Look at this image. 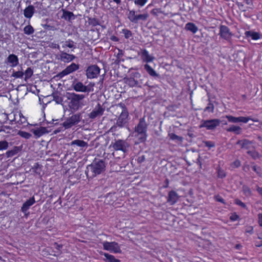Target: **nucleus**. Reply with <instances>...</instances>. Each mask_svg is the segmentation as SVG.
Here are the masks:
<instances>
[{
	"mask_svg": "<svg viewBox=\"0 0 262 262\" xmlns=\"http://www.w3.org/2000/svg\"><path fill=\"white\" fill-rule=\"evenodd\" d=\"M105 163L103 160L95 159L92 163L88 165L85 170L87 178H93L105 171Z\"/></svg>",
	"mask_w": 262,
	"mask_h": 262,
	"instance_id": "nucleus-1",
	"label": "nucleus"
},
{
	"mask_svg": "<svg viewBox=\"0 0 262 262\" xmlns=\"http://www.w3.org/2000/svg\"><path fill=\"white\" fill-rule=\"evenodd\" d=\"M85 96L75 93H67V98L69 100L68 106L72 112H76L84 105L83 99Z\"/></svg>",
	"mask_w": 262,
	"mask_h": 262,
	"instance_id": "nucleus-2",
	"label": "nucleus"
},
{
	"mask_svg": "<svg viewBox=\"0 0 262 262\" xmlns=\"http://www.w3.org/2000/svg\"><path fill=\"white\" fill-rule=\"evenodd\" d=\"M117 108L119 110V108L121 109V113L120 116H119L118 119L116 122V125L122 127L124 126L126 123V119L128 116V113L125 104L122 103H120L117 105Z\"/></svg>",
	"mask_w": 262,
	"mask_h": 262,
	"instance_id": "nucleus-3",
	"label": "nucleus"
},
{
	"mask_svg": "<svg viewBox=\"0 0 262 262\" xmlns=\"http://www.w3.org/2000/svg\"><path fill=\"white\" fill-rule=\"evenodd\" d=\"M110 147H112L116 151L120 150L124 154L128 151L129 144L126 140L118 139L115 140L114 142H112Z\"/></svg>",
	"mask_w": 262,
	"mask_h": 262,
	"instance_id": "nucleus-4",
	"label": "nucleus"
},
{
	"mask_svg": "<svg viewBox=\"0 0 262 262\" xmlns=\"http://www.w3.org/2000/svg\"><path fill=\"white\" fill-rule=\"evenodd\" d=\"M221 123V120L219 119H212L209 120H203L199 126L200 128H205L208 130H214Z\"/></svg>",
	"mask_w": 262,
	"mask_h": 262,
	"instance_id": "nucleus-5",
	"label": "nucleus"
},
{
	"mask_svg": "<svg viewBox=\"0 0 262 262\" xmlns=\"http://www.w3.org/2000/svg\"><path fill=\"white\" fill-rule=\"evenodd\" d=\"M81 115V113H79L68 118L62 123V127H64L65 129H68L78 124L80 121Z\"/></svg>",
	"mask_w": 262,
	"mask_h": 262,
	"instance_id": "nucleus-6",
	"label": "nucleus"
},
{
	"mask_svg": "<svg viewBox=\"0 0 262 262\" xmlns=\"http://www.w3.org/2000/svg\"><path fill=\"white\" fill-rule=\"evenodd\" d=\"M140 77L141 75L139 72H135L132 73L130 77H124L123 81L125 84L131 88H141V86L140 84V82L137 80H135V78H139Z\"/></svg>",
	"mask_w": 262,
	"mask_h": 262,
	"instance_id": "nucleus-7",
	"label": "nucleus"
},
{
	"mask_svg": "<svg viewBox=\"0 0 262 262\" xmlns=\"http://www.w3.org/2000/svg\"><path fill=\"white\" fill-rule=\"evenodd\" d=\"M219 34L221 38L228 41L231 39L233 34L227 26L221 25L219 27Z\"/></svg>",
	"mask_w": 262,
	"mask_h": 262,
	"instance_id": "nucleus-8",
	"label": "nucleus"
},
{
	"mask_svg": "<svg viewBox=\"0 0 262 262\" xmlns=\"http://www.w3.org/2000/svg\"><path fill=\"white\" fill-rule=\"evenodd\" d=\"M226 118L228 121L232 123L243 122L247 123L249 120H251L254 122H258V120L256 118H252L250 117H235L231 115H226Z\"/></svg>",
	"mask_w": 262,
	"mask_h": 262,
	"instance_id": "nucleus-9",
	"label": "nucleus"
},
{
	"mask_svg": "<svg viewBox=\"0 0 262 262\" xmlns=\"http://www.w3.org/2000/svg\"><path fill=\"white\" fill-rule=\"evenodd\" d=\"M103 247L104 250L110 251L115 253H120L121 252L118 244L115 242H105L103 243Z\"/></svg>",
	"mask_w": 262,
	"mask_h": 262,
	"instance_id": "nucleus-10",
	"label": "nucleus"
},
{
	"mask_svg": "<svg viewBox=\"0 0 262 262\" xmlns=\"http://www.w3.org/2000/svg\"><path fill=\"white\" fill-rule=\"evenodd\" d=\"M100 69L97 65H91L86 70V75L88 78H96L100 73Z\"/></svg>",
	"mask_w": 262,
	"mask_h": 262,
	"instance_id": "nucleus-11",
	"label": "nucleus"
},
{
	"mask_svg": "<svg viewBox=\"0 0 262 262\" xmlns=\"http://www.w3.org/2000/svg\"><path fill=\"white\" fill-rule=\"evenodd\" d=\"M79 68V65L75 63H72L70 65L66 67L62 71L58 74V76L62 78L63 76L67 75L69 74L73 73L74 72L78 70Z\"/></svg>",
	"mask_w": 262,
	"mask_h": 262,
	"instance_id": "nucleus-12",
	"label": "nucleus"
},
{
	"mask_svg": "<svg viewBox=\"0 0 262 262\" xmlns=\"http://www.w3.org/2000/svg\"><path fill=\"white\" fill-rule=\"evenodd\" d=\"M72 88L76 92L89 93L93 91L90 88L84 85L81 82H73Z\"/></svg>",
	"mask_w": 262,
	"mask_h": 262,
	"instance_id": "nucleus-13",
	"label": "nucleus"
},
{
	"mask_svg": "<svg viewBox=\"0 0 262 262\" xmlns=\"http://www.w3.org/2000/svg\"><path fill=\"white\" fill-rule=\"evenodd\" d=\"M147 127L148 124L145 121V118H141L140 119L138 124L135 127V132L147 133Z\"/></svg>",
	"mask_w": 262,
	"mask_h": 262,
	"instance_id": "nucleus-14",
	"label": "nucleus"
},
{
	"mask_svg": "<svg viewBox=\"0 0 262 262\" xmlns=\"http://www.w3.org/2000/svg\"><path fill=\"white\" fill-rule=\"evenodd\" d=\"M104 111V108L98 103L97 106L89 114V117L91 119H94L97 117L102 115Z\"/></svg>",
	"mask_w": 262,
	"mask_h": 262,
	"instance_id": "nucleus-15",
	"label": "nucleus"
},
{
	"mask_svg": "<svg viewBox=\"0 0 262 262\" xmlns=\"http://www.w3.org/2000/svg\"><path fill=\"white\" fill-rule=\"evenodd\" d=\"M76 58V56L73 54H70L66 52H61L58 59L64 62H69Z\"/></svg>",
	"mask_w": 262,
	"mask_h": 262,
	"instance_id": "nucleus-16",
	"label": "nucleus"
},
{
	"mask_svg": "<svg viewBox=\"0 0 262 262\" xmlns=\"http://www.w3.org/2000/svg\"><path fill=\"white\" fill-rule=\"evenodd\" d=\"M35 203L34 197H31L29 200H27L23 205L21 208V211L25 213L31 206Z\"/></svg>",
	"mask_w": 262,
	"mask_h": 262,
	"instance_id": "nucleus-17",
	"label": "nucleus"
},
{
	"mask_svg": "<svg viewBox=\"0 0 262 262\" xmlns=\"http://www.w3.org/2000/svg\"><path fill=\"white\" fill-rule=\"evenodd\" d=\"M246 37H251L254 40H257L261 38V34L259 32L252 31H246L245 32Z\"/></svg>",
	"mask_w": 262,
	"mask_h": 262,
	"instance_id": "nucleus-18",
	"label": "nucleus"
},
{
	"mask_svg": "<svg viewBox=\"0 0 262 262\" xmlns=\"http://www.w3.org/2000/svg\"><path fill=\"white\" fill-rule=\"evenodd\" d=\"M63 14L61 16L62 18L68 20L69 22H71V20L74 19L76 18V16L74 15L72 12H70L64 9L62 10Z\"/></svg>",
	"mask_w": 262,
	"mask_h": 262,
	"instance_id": "nucleus-19",
	"label": "nucleus"
},
{
	"mask_svg": "<svg viewBox=\"0 0 262 262\" xmlns=\"http://www.w3.org/2000/svg\"><path fill=\"white\" fill-rule=\"evenodd\" d=\"M7 62L11 63V67H14L16 66L19 62L17 56L13 54H10L7 58Z\"/></svg>",
	"mask_w": 262,
	"mask_h": 262,
	"instance_id": "nucleus-20",
	"label": "nucleus"
},
{
	"mask_svg": "<svg viewBox=\"0 0 262 262\" xmlns=\"http://www.w3.org/2000/svg\"><path fill=\"white\" fill-rule=\"evenodd\" d=\"M178 199L179 196L177 193L175 191L171 190L168 193L167 202L171 205H173L177 201Z\"/></svg>",
	"mask_w": 262,
	"mask_h": 262,
	"instance_id": "nucleus-21",
	"label": "nucleus"
},
{
	"mask_svg": "<svg viewBox=\"0 0 262 262\" xmlns=\"http://www.w3.org/2000/svg\"><path fill=\"white\" fill-rule=\"evenodd\" d=\"M31 131L37 137H39L43 134L49 133L47 129L45 127H40L37 129H32Z\"/></svg>",
	"mask_w": 262,
	"mask_h": 262,
	"instance_id": "nucleus-22",
	"label": "nucleus"
},
{
	"mask_svg": "<svg viewBox=\"0 0 262 262\" xmlns=\"http://www.w3.org/2000/svg\"><path fill=\"white\" fill-rule=\"evenodd\" d=\"M34 7L32 5H30L26 7L24 11V16L28 18H30L34 13Z\"/></svg>",
	"mask_w": 262,
	"mask_h": 262,
	"instance_id": "nucleus-23",
	"label": "nucleus"
},
{
	"mask_svg": "<svg viewBox=\"0 0 262 262\" xmlns=\"http://www.w3.org/2000/svg\"><path fill=\"white\" fill-rule=\"evenodd\" d=\"M185 29L193 34L196 33L198 31V27L193 23H188L186 24Z\"/></svg>",
	"mask_w": 262,
	"mask_h": 262,
	"instance_id": "nucleus-24",
	"label": "nucleus"
},
{
	"mask_svg": "<svg viewBox=\"0 0 262 262\" xmlns=\"http://www.w3.org/2000/svg\"><path fill=\"white\" fill-rule=\"evenodd\" d=\"M21 146H14L12 150L7 151L6 155L7 157H11L17 154L19 151H21Z\"/></svg>",
	"mask_w": 262,
	"mask_h": 262,
	"instance_id": "nucleus-25",
	"label": "nucleus"
},
{
	"mask_svg": "<svg viewBox=\"0 0 262 262\" xmlns=\"http://www.w3.org/2000/svg\"><path fill=\"white\" fill-rule=\"evenodd\" d=\"M136 133L135 137L138 138V139L140 143H144L146 141L147 134L144 132H135Z\"/></svg>",
	"mask_w": 262,
	"mask_h": 262,
	"instance_id": "nucleus-26",
	"label": "nucleus"
},
{
	"mask_svg": "<svg viewBox=\"0 0 262 262\" xmlns=\"http://www.w3.org/2000/svg\"><path fill=\"white\" fill-rule=\"evenodd\" d=\"M141 56L144 61L147 62L152 61L154 59V57L150 56L147 50H143L141 52Z\"/></svg>",
	"mask_w": 262,
	"mask_h": 262,
	"instance_id": "nucleus-27",
	"label": "nucleus"
},
{
	"mask_svg": "<svg viewBox=\"0 0 262 262\" xmlns=\"http://www.w3.org/2000/svg\"><path fill=\"white\" fill-rule=\"evenodd\" d=\"M252 142L248 140L243 139L241 140H238L236 144L239 145L242 148H246L248 149L249 147V146L251 144Z\"/></svg>",
	"mask_w": 262,
	"mask_h": 262,
	"instance_id": "nucleus-28",
	"label": "nucleus"
},
{
	"mask_svg": "<svg viewBox=\"0 0 262 262\" xmlns=\"http://www.w3.org/2000/svg\"><path fill=\"white\" fill-rule=\"evenodd\" d=\"M71 145H77L78 146H79L80 147H87L88 145V143L84 141L83 140H75L71 143Z\"/></svg>",
	"mask_w": 262,
	"mask_h": 262,
	"instance_id": "nucleus-29",
	"label": "nucleus"
},
{
	"mask_svg": "<svg viewBox=\"0 0 262 262\" xmlns=\"http://www.w3.org/2000/svg\"><path fill=\"white\" fill-rule=\"evenodd\" d=\"M227 131L228 132H233L237 135H239L241 133L242 128L238 126L232 125L227 129Z\"/></svg>",
	"mask_w": 262,
	"mask_h": 262,
	"instance_id": "nucleus-30",
	"label": "nucleus"
},
{
	"mask_svg": "<svg viewBox=\"0 0 262 262\" xmlns=\"http://www.w3.org/2000/svg\"><path fill=\"white\" fill-rule=\"evenodd\" d=\"M103 255L105 257L104 260L106 262H120V260L118 259H116L113 255L109 254L106 253H104Z\"/></svg>",
	"mask_w": 262,
	"mask_h": 262,
	"instance_id": "nucleus-31",
	"label": "nucleus"
},
{
	"mask_svg": "<svg viewBox=\"0 0 262 262\" xmlns=\"http://www.w3.org/2000/svg\"><path fill=\"white\" fill-rule=\"evenodd\" d=\"M53 98V100L57 104H61L63 101V99L60 96L59 93L58 91L53 92L52 94Z\"/></svg>",
	"mask_w": 262,
	"mask_h": 262,
	"instance_id": "nucleus-32",
	"label": "nucleus"
},
{
	"mask_svg": "<svg viewBox=\"0 0 262 262\" xmlns=\"http://www.w3.org/2000/svg\"><path fill=\"white\" fill-rule=\"evenodd\" d=\"M144 69L150 76L153 77L159 76L158 74H157L155 71L148 64H146L144 65Z\"/></svg>",
	"mask_w": 262,
	"mask_h": 262,
	"instance_id": "nucleus-33",
	"label": "nucleus"
},
{
	"mask_svg": "<svg viewBox=\"0 0 262 262\" xmlns=\"http://www.w3.org/2000/svg\"><path fill=\"white\" fill-rule=\"evenodd\" d=\"M217 176L219 178L223 179L227 176L225 171L220 166H218L216 168Z\"/></svg>",
	"mask_w": 262,
	"mask_h": 262,
	"instance_id": "nucleus-34",
	"label": "nucleus"
},
{
	"mask_svg": "<svg viewBox=\"0 0 262 262\" xmlns=\"http://www.w3.org/2000/svg\"><path fill=\"white\" fill-rule=\"evenodd\" d=\"M148 16V14L147 13H144L142 14H139L136 15V17L135 19V24H137L138 23L139 20H142L145 21L147 19Z\"/></svg>",
	"mask_w": 262,
	"mask_h": 262,
	"instance_id": "nucleus-35",
	"label": "nucleus"
},
{
	"mask_svg": "<svg viewBox=\"0 0 262 262\" xmlns=\"http://www.w3.org/2000/svg\"><path fill=\"white\" fill-rule=\"evenodd\" d=\"M136 15H136L135 11L134 10H129V13L127 14V18L130 20V21L134 23L135 21Z\"/></svg>",
	"mask_w": 262,
	"mask_h": 262,
	"instance_id": "nucleus-36",
	"label": "nucleus"
},
{
	"mask_svg": "<svg viewBox=\"0 0 262 262\" xmlns=\"http://www.w3.org/2000/svg\"><path fill=\"white\" fill-rule=\"evenodd\" d=\"M24 32L26 34L31 35L34 33V29L31 25H28L24 28Z\"/></svg>",
	"mask_w": 262,
	"mask_h": 262,
	"instance_id": "nucleus-37",
	"label": "nucleus"
},
{
	"mask_svg": "<svg viewBox=\"0 0 262 262\" xmlns=\"http://www.w3.org/2000/svg\"><path fill=\"white\" fill-rule=\"evenodd\" d=\"M17 134L19 135L22 138H24L26 139H28L30 138L31 137L32 135L30 133L22 131V130H19L17 133Z\"/></svg>",
	"mask_w": 262,
	"mask_h": 262,
	"instance_id": "nucleus-38",
	"label": "nucleus"
},
{
	"mask_svg": "<svg viewBox=\"0 0 262 262\" xmlns=\"http://www.w3.org/2000/svg\"><path fill=\"white\" fill-rule=\"evenodd\" d=\"M33 71L31 68H28L24 73L25 75V80L26 81L33 75Z\"/></svg>",
	"mask_w": 262,
	"mask_h": 262,
	"instance_id": "nucleus-39",
	"label": "nucleus"
},
{
	"mask_svg": "<svg viewBox=\"0 0 262 262\" xmlns=\"http://www.w3.org/2000/svg\"><path fill=\"white\" fill-rule=\"evenodd\" d=\"M214 106L213 103L209 102L208 105L204 108V112H207L208 113H213L214 112Z\"/></svg>",
	"mask_w": 262,
	"mask_h": 262,
	"instance_id": "nucleus-40",
	"label": "nucleus"
},
{
	"mask_svg": "<svg viewBox=\"0 0 262 262\" xmlns=\"http://www.w3.org/2000/svg\"><path fill=\"white\" fill-rule=\"evenodd\" d=\"M243 191L244 194L246 196H250L252 194L250 188L246 185H244L243 186Z\"/></svg>",
	"mask_w": 262,
	"mask_h": 262,
	"instance_id": "nucleus-41",
	"label": "nucleus"
},
{
	"mask_svg": "<svg viewBox=\"0 0 262 262\" xmlns=\"http://www.w3.org/2000/svg\"><path fill=\"white\" fill-rule=\"evenodd\" d=\"M8 146L9 144L7 141L3 140L0 141V150L7 149Z\"/></svg>",
	"mask_w": 262,
	"mask_h": 262,
	"instance_id": "nucleus-42",
	"label": "nucleus"
},
{
	"mask_svg": "<svg viewBox=\"0 0 262 262\" xmlns=\"http://www.w3.org/2000/svg\"><path fill=\"white\" fill-rule=\"evenodd\" d=\"M24 75V73L22 71H17L15 72L14 71H13V74H12V76L14 77L15 78H22Z\"/></svg>",
	"mask_w": 262,
	"mask_h": 262,
	"instance_id": "nucleus-43",
	"label": "nucleus"
},
{
	"mask_svg": "<svg viewBox=\"0 0 262 262\" xmlns=\"http://www.w3.org/2000/svg\"><path fill=\"white\" fill-rule=\"evenodd\" d=\"M89 24L93 25V26H96L99 25V20L95 18H90L89 19Z\"/></svg>",
	"mask_w": 262,
	"mask_h": 262,
	"instance_id": "nucleus-44",
	"label": "nucleus"
},
{
	"mask_svg": "<svg viewBox=\"0 0 262 262\" xmlns=\"http://www.w3.org/2000/svg\"><path fill=\"white\" fill-rule=\"evenodd\" d=\"M122 32L124 33V37L126 39H128V38H130V37L132 36V33L129 30L125 29H123L122 30Z\"/></svg>",
	"mask_w": 262,
	"mask_h": 262,
	"instance_id": "nucleus-45",
	"label": "nucleus"
},
{
	"mask_svg": "<svg viewBox=\"0 0 262 262\" xmlns=\"http://www.w3.org/2000/svg\"><path fill=\"white\" fill-rule=\"evenodd\" d=\"M41 167V166L39 165L38 163H36L35 164L33 167H32V169L33 170V171L35 172L36 173H40V171H38V169H40Z\"/></svg>",
	"mask_w": 262,
	"mask_h": 262,
	"instance_id": "nucleus-46",
	"label": "nucleus"
},
{
	"mask_svg": "<svg viewBox=\"0 0 262 262\" xmlns=\"http://www.w3.org/2000/svg\"><path fill=\"white\" fill-rule=\"evenodd\" d=\"M241 165V162L239 160H235L231 164V167L232 168L239 167Z\"/></svg>",
	"mask_w": 262,
	"mask_h": 262,
	"instance_id": "nucleus-47",
	"label": "nucleus"
},
{
	"mask_svg": "<svg viewBox=\"0 0 262 262\" xmlns=\"http://www.w3.org/2000/svg\"><path fill=\"white\" fill-rule=\"evenodd\" d=\"M74 42L71 40H69L66 41V44L63 46V47H69L70 48H75V46L73 45Z\"/></svg>",
	"mask_w": 262,
	"mask_h": 262,
	"instance_id": "nucleus-48",
	"label": "nucleus"
},
{
	"mask_svg": "<svg viewBox=\"0 0 262 262\" xmlns=\"http://www.w3.org/2000/svg\"><path fill=\"white\" fill-rule=\"evenodd\" d=\"M204 144L205 146L208 147L209 148H211L215 146V143L213 142L210 141H205Z\"/></svg>",
	"mask_w": 262,
	"mask_h": 262,
	"instance_id": "nucleus-49",
	"label": "nucleus"
},
{
	"mask_svg": "<svg viewBox=\"0 0 262 262\" xmlns=\"http://www.w3.org/2000/svg\"><path fill=\"white\" fill-rule=\"evenodd\" d=\"M147 1V0H135L134 3L139 6H143L146 4Z\"/></svg>",
	"mask_w": 262,
	"mask_h": 262,
	"instance_id": "nucleus-50",
	"label": "nucleus"
},
{
	"mask_svg": "<svg viewBox=\"0 0 262 262\" xmlns=\"http://www.w3.org/2000/svg\"><path fill=\"white\" fill-rule=\"evenodd\" d=\"M169 137H170V139L172 140H177L178 141H180V137L175 135L173 133H170L168 135Z\"/></svg>",
	"mask_w": 262,
	"mask_h": 262,
	"instance_id": "nucleus-51",
	"label": "nucleus"
},
{
	"mask_svg": "<svg viewBox=\"0 0 262 262\" xmlns=\"http://www.w3.org/2000/svg\"><path fill=\"white\" fill-rule=\"evenodd\" d=\"M54 248L56 249L58 251L57 252L58 254L61 253V249L62 248V245H59L57 243H55L54 244Z\"/></svg>",
	"mask_w": 262,
	"mask_h": 262,
	"instance_id": "nucleus-52",
	"label": "nucleus"
},
{
	"mask_svg": "<svg viewBox=\"0 0 262 262\" xmlns=\"http://www.w3.org/2000/svg\"><path fill=\"white\" fill-rule=\"evenodd\" d=\"M235 203L236 205H237L243 208H245L246 207V204L239 199L235 200Z\"/></svg>",
	"mask_w": 262,
	"mask_h": 262,
	"instance_id": "nucleus-53",
	"label": "nucleus"
},
{
	"mask_svg": "<svg viewBox=\"0 0 262 262\" xmlns=\"http://www.w3.org/2000/svg\"><path fill=\"white\" fill-rule=\"evenodd\" d=\"M214 198L216 201L221 202L223 204H225L224 200L220 195H216Z\"/></svg>",
	"mask_w": 262,
	"mask_h": 262,
	"instance_id": "nucleus-54",
	"label": "nucleus"
},
{
	"mask_svg": "<svg viewBox=\"0 0 262 262\" xmlns=\"http://www.w3.org/2000/svg\"><path fill=\"white\" fill-rule=\"evenodd\" d=\"M239 219V216L236 213H234L231 214L230 217V219L231 221H235Z\"/></svg>",
	"mask_w": 262,
	"mask_h": 262,
	"instance_id": "nucleus-55",
	"label": "nucleus"
},
{
	"mask_svg": "<svg viewBox=\"0 0 262 262\" xmlns=\"http://www.w3.org/2000/svg\"><path fill=\"white\" fill-rule=\"evenodd\" d=\"M248 154L250 155L252 157H253L254 159H256V158L258 157V153L256 151H248Z\"/></svg>",
	"mask_w": 262,
	"mask_h": 262,
	"instance_id": "nucleus-56",
	"label": "nucleus"
},
{
	"mask_svg": "<svg viewBox=\"0 0 262 262\" xmlns=\"http://www.w3.org/2000/svg\"><path fill=\"white\" fill-rule=\"evenodd\" d=\"M258 223L260 227H262V213L258 214Z\"/></svg>",
	"mask_w": 262,
	"mask_h": 262,
	"instance_id": "nucleus-57",
	"label": "nucleus"
},
{
	"mask_svg": "<svg viewBox=\"0 0 262 262\" xmlns=\"http://www.w3.org/2000/svg\"><path fill=\"white\" fill-rule=\"evenodd\" d=\"M145 160V156H139L138 158H137V162L138 163H141L142 162H143Z\"/></svg>",
	"mask_w": 262,
	"mask_h": 262,
	"instance_id": "nucleus-58",
	"label": "nucleus"
},
{
	"mask_svg": "<svg viewBox=\"0 0 262 262\" xmlns=\"http://www.w3.org/2000/svg\"><path fill=\"white\" fill-rule=\"evenodd\" d=\"M27 120L25 117L24 116H22V117H20V118L19 120L17 121V123H19L20 124H23L26 122Z\"/></svg>",
	"mask_w": 262,
	"mask_h": 262,
	"instance_id": "nucleus-59",
	"label": "nucleus"
},
{
	"mask_svg": "<svg viewBox=\"0 0 262 262\" xmlns=\"http://www.w3.org/2000/svg\"><path fill=\"white\" fill-rule=\"evenodd\" d=\"M162 11L159 9H154L151 11V13L154 15H157L158 13H161Z\"/></svg>",
	"mask_w": 262,
	"mask_h": 262,
	"instance_id": "nucleus-60",
	"label": "nucleus"
},
{
	"mask_svg": "<svg viewBox=\"0 0 262 262\" xmlns=\"http://www.w3.org/2000/svg\"><path fill=\"white\" fill-rule=\"evenodd\" d=\"M256 190L259 193V194L261 196L262 198V187H260L258 186H256Z\"/></svg>",
	"mask_w": 262,
	"mask_h": 262,
	"instance_id": "nucleus-61",
	"label": "nucleus"
},
{
	"mask_svg": "<svg viewBox=\"0 0 262 262\" xmlns=\"http://www.w3.org/2000/svg\"><path fill=\"white\" fill-rule=\"evenodd\" d=\"M123 55V52L122 50L119 49V52L117 55V58H120L121 56Z\"/></svg>",
	"mask_w": 262,
	"mask_h": 262,
	"instance_id": "nucleus-62",
	"label": "nucleus"
},
{
	"mask_svg": "<svg viewBox=\"0 0 262 262\" xmlns=\"http://www.w3.org/2000/svg\"><path fill=\"white\" fill-rule=\"evenodd\" d=\"M255 246L256 247H260L262 246V241L260 242L256 241L255 242Z\"/></svg>",
	"mask_w": 262,
	"mask_h": 262,
	"instance_id": "nucleus-63",
	"label": "nucleus"
},
{
	"mask_svg": "<svg viewBox=\"0 0 262 262\" xmlns=\"http://www.w3.org/2000/svg\"><path fill=\"white\" fill-rule=\"evenodd\" d=\"M246 233H249L250 234H252L253 232V227L251 226L249 228L248 230L246 231Z\"/></svg>",
	"mask_w": 262,
	"mask_h": 262,
	"instance_id": "nucleus-64",
	"label": "nucleus"
}]
</instances>
